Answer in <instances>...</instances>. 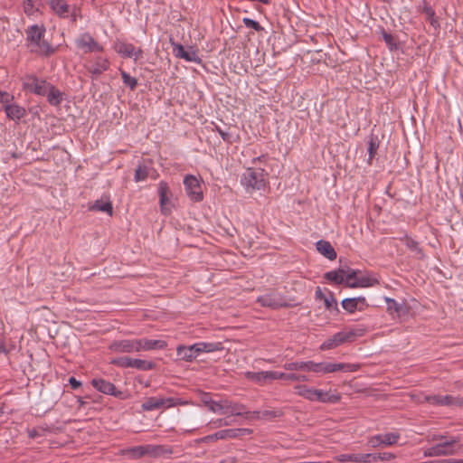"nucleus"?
Returning <instances> with one entry per match:
<instances>
[{
	"instance_id": "obj_1",
	"label": "nucleus",
	"mask_w": 463,
	"mask_h": 463,
	"mask_svg": "<svg viewBox=\"0 0 463 463\" xmlns=\"http://www.w3.org/2000/svg\"><path fill=\"white\" fill-rule=\"evenodd\" d=\"M46 29L43 25L33 24L25 30L26 46L33 53L41 56H51L56 52L57 47L52 46L44 39Z\"/></svg>"
},
{
	"instance_id": "obj_2",
	"label": "nucleus",
	"mask_w": 463,
	"mask_h": 463,
	"mask_svg": "<svg viewBox=\"0 0 463 463\" xmlns=\"http://www.w3.org/2000/svg\"><path fill=\"white\" fill-rule=\"evenodd\" d=\"M284 368L289 371L305 370L318 373H328L338 371L343 372H355L358 365L354 364L345 363H315L308 362H293L284 364Z\"/></svg>"
},
{
	"instance_id": "obj_3",
	"label": "nucleus",
	"mask_w": 463,
	"mask_h": 463,
	"mask_svg": "<svg viewBox=\"0 0 463 463\" xmlns=\"http://www.w3.org/2000/svg\"><path fill=\"white\" fill-rule=\"evenodd\" d=\"M122 453L132 460H137L144 457L152 459L170 458L174 454V448L165 444H145L125 449Z\"/></svg>"
},
{
	"instance_id": "obj_4",
	"label": "nucleus",
	"mask_w": 463,
	"mask_h": 463,
	"mask_svg": "<svg viewBox=\"0 0 463 463\" xmlns=\"http://www.w3.org/2000/svg\"><path fill=\"white\" fill-rule=\"evenodd\" d=\"M222 349V343L199 342L188 346L180 345L176 348V353L179 359L185 362H192L201 354L213 353Z\"/></svg>"
},
{
	"instance_id": "obj_5",
	"label": "nucleus",
	"mask_w": 463,
	"mask_h": 463,
	"mask_svg": "<svg viewBox=\"0 0 463 463\" xmlns=\"http://www.w3.org/2000/svg\"><path fill=\"white\" fill-rule=\"evenodd\" d=\"M241 184L248 193L260 190L265 187V171L260 167H248L242 174Z\"/></svg>"
},
{
	"instance_id": "obj_6",
	"label": "nucleus",
	"mask_w": 463,
	"mask_h": 463,
	"mask_svg": "<svg viewBox=\"0 0 463 463\" xmlns=\"http://www.w3.org/2000/svg\"><path fill=\"white\" fill-rule=\"evenodd\" d=\"M458 437H452L449 439L442 440L441 442L427 448L423 450L424 457H440L455 455L457 450L455 445L458 443Z\"/></svg>"
},
{
	"instance_id": "obj_7",
	"label": "nucleus",
	"mask_w": 463,
	"mask_h": 463,
	"mask_svg": "<svg viewBox=\"0 0 463 463\" xmlns=\"http://www.w3.org/2000/svg\"><path fill=\"white\" fill-rule=\"evenodd\" d=\"M220 414H225L230 418L232 416H245L248 419L254 420L260 418L259 411H249L243 404L232 402L229 400H222V411Z\"/></svg>"
},
{
	"instance_id": "obj_8",
	"label": "nucleus",
	"mask_w": 463,
	"mask_h": 463,
	"mask_svg": "<svg viewBox=\"0 0 463 463\" xmlns=\"http://www.w3.org/2000/svg\"><path fill=\"white\" fill-rule=\"evenodd\" d=\"M378 283V280L370 276L363 275L359 270H352L345 276V285L351 288H369Z\"/></svg>"
},
{
	"instance_id": "obj_9",
	"label": "nucleus",
	"mask_w": 463,
	"mask_h": 463,
	"mask_svg": "<svg viewBox=\"0 0 463 463\" xmlns=\"http://www.w3.org/2000/svg\"><path fill=\"white\" fill-rule=\"evenodd\" d=\"M184 185L187 196L194 202H200L203 198L202 183L198 177L187 175L184 178Z\"/></svg>"
},
{
	"instance_id": "obj_10",
	"label": "nucleus",
	"mask_w": 463,
	"mask_h": 463,
	"mask_svg": "<svg viewBox=\"0 0 463 463\" xmlns=\"http://www.w3.org/2000/svg\"><path fill=\"white\" fill-rule=\"evenodd\" d=\"M76 46L84 53L101 52L103 46L98 43L89 33L79 35L75 40Z\"/></svg>"
},
{
	"instance_id": "obj_11",
	"label": "nucleus",
	"mask_w": 463,
	"mask_h": 463,
	"mask_svg": "<svg viewBox=\"0 0 463 463\" xmlns=\"http://www.w3.org/2000/svg\"><path fill=\"white\" fill-rule=\"evenodd\" d=\"M52 10L61 18L71 17L74 22L78 17V10L74 6L67 5L65 0H49Z\"/></svg>"
},
{
	"instance_id": "obj_12",
	"label": "nucleus",
	"mask_w": 463,
	"mask_h": 463,
	"mask_svg": "<svg viewBox=\"0 0 463 463\" xmlns=\"http://www.w3.org/2000/svg\"><path fill=\"white\" fill-rule=\"evenodd\" d=\"M158 194H159V203L161 212L164 214H168L172 208L175 206L173 202V194L168 187V184L165 181H161L158 184Z\"/></svg>"
},
{
	"instance_id": "obj_13",
	"label": "nucleus",
	"mask_w": 463,
	"mask_h": 463,
	"mask_svg": "<svg viewBox=\"0 0 463 463\" xmlns=\"http://www.w3.org/2000/svg\"><path fill=\"white\" fill-rule=\"evenodd\" d=\"M49 83L35 76H27L24 80V88L25 90L33 92L38 96H45L48 91Z\"/></svg>"
},
{
	"instance_id": "obj_14",
	"label": "nucleus",
	"mask_w": 463,
	"mask_h": 463,
	"mask_svg": "<svg viewBox=\"0 0 463 463\" xmlns=\"http://www.w3.org/2000/svg\"><path fill=\"white\" fill-rule=\"evenodd\" d=\"M356 333L354 331L349 332H338L332 337L326 340L321 345V350H329L339 346L340 345L349 342L354 339Z\"/></svg>"
},
{
	"instance_id": "obj_15",
	"label": "nucleus",
	"mask_w": 463,
	"mask_h": 463,
	"mask_svg": "<svg viewBox=\"0 0 463 463\" xmlns=\"http://www.w3.org/2000/svg\"><path fill=\"white\" fill-rule=\"evenodd\" d=\"M114 50L120 56L124 58H130L134 61L139 60L143 54L141 48H137L132 43L120 41H118L114 43Z\"/></svg>"
},
{
	"instance_id": "obj_16",
	"label": "nucleus",
	"mask_w": 463,
	"mask_h": 463,
	"mask_svg": "<svg viewBox=\"0 0 463 463\" xmlns=\"http://www.w3.org/2000/svg\"><path fill=\"white\" fill-rule=\"evenodd\" d=\"M251 432L249 429H227L219 430L213 434L208 435L203 439L205 442L215 441L218 439H235L244 434H250Z\"/></svg>"
},
{
	"instance_id": "obj_17",
	"label": "nucleus",
	"mask_w": 463,
	"mask_h": 463,
	"mask_svg": "<svg viewBox=\"0 0 463 463\" xmlns=\"http://www.w3.org/2000/svg\"><path fill=\"white\" fill-rule=\"evenodd\" d=\"M257 302L265 307L279 308L287 305L286 299L278 292L270 291L258 297Z\"/></svg>"
},
{
	"instance_id": "obj_18",
	"label": "nucleus",
	"mask_w": 463,
	"mask_h": 463,
	"mask_svg": "<svg viewBox=\"0 0 463 463\" xmlns=\"http://www.w3.org/2000/svg\"><path fill=\"white\" fill-rule=\"evenodd\" d=\"M172 46L173 52L175 57L186 61L201 63V59L198 56L197 52L193 47H189L186 50L182 44L176 43H172Z\"/></svg>"
},
{
	"instance_id": "obj_19",
	"label": "nucleus",
	"mask_w": 463,
	"mask_h": 463,
	"mask_svg": "<svg viewBox=\"0 0 463 463\" xmlns=\"http://www.w3.org/2000/svg\"><path fill=\"white\" fill-rule=\"evenodd\" d=\"M109 349L113 353L137 352V338L115 340L110 343Z\"/></svg>"
},
{
	"instance_id": "obj_20",
	"label": "nucleus",
	"mask_w": 463,
	"mask_h": 463,
	"mask_svg": "<svg viewBox=\"0 0 463 463\" xmlns=\"http://www.w3.org/2000/svg\"><path fill=\"white\" fill-rule=\"evenodd\" d=\"M424 401L430 404L439 406H453L463 404V401L451 395H425Z\"/></svg>"
},
{
	"instance_id": "obj_21",
	"label": "nucleus",
	"mask_w": 463,
	"mask_h": 463,
	"mask_svg": "<svg viewBox=\"0 0 463 463\" xmlns=\"http://www.w3.org/2000/svg\"><path fill=\"white\" fill-rule=\"evenodd\" d=\"M13 100L14 99H8L7 102H3L4 110L9 119L19 121L26 116V110L24 107L14 103Z\"/></svg>"
},
{
	"instance_id": "obj_22",
	"label": "nucleus",
	"mask_w": 463,
	"mask_h": 463,
	"mask_svg": "<svg viewBox=\"0 0 463 463\" xmlns=\"http://www.w3.org/2000/svg\"><path fill=\"white\" fill-rule=\"evenodd\" d=\"M137 352L161 350L166 347L167 344L160 339L137 338Z\"/></svg>"
},
{
	"instance_id": "obj_23",
	"label": "nucleus",
	"mask_w": 463,
	"mask_h": 463,
	"mask_svg": "<svg viewBox=\"0 0 463 463\" xmlns=\"http://www.w3.org/2000/svg\"><path fill=\"white\" fill-rule=\"evenodd\" d=\"M109 69V61L107 58L96 56L91 64L87 67L88 71L93 78L99 77Z\"/></svg>"
},
{
	"instance_id": "obj_24",
	"label": "nucleus",
	"mask_w": 463,
	"mask_h": 463,
	"mask_svg": "<svg viewBox=\"0 0 463 463\" xmlns=\"http://www.w3.org/2000/svg\"><path fill=\"white\" fill-rule=\"evenodd\" d=\"M91 384L96 390L105 394L115 397H119L122 394L120 391L117 390L116 386L112 383L101 378L93 379L91 381Z\"/></svg>"
},
{
	"instance_id": "obj_25",
	"label": "nucleus",
	"mask_w": 463,
	"mask_h": 463,
	"mask_svg": "<svg viewBox=\"0 0 463 463\" xmlns=\"http://www.w3.org/2000/svg\"><path fill=\"white\" fill-rule=\"evenodd\" d=\"M244 375L248 380L259 384H265L267 382L272 381L273 377H276L273 371L246 372Z\"/></svg>"
},
{
	"instance_id": "obj_26",
	"label": "nucleus",
	"mask_w": 463,
	"mask_h": 463,
	"mask_svg": "<svg viewBox=\"0 0 463 463\" xmlns=\"http://www.w3.org/2000/svg\"><path fill=\"white\" fill-rule=\"evenodd\" d=\"M317 250L320 254H322L330 260H334L336 258V252L335 249L326 241H318L317 242Z\"/></svg>"
},
{
	"instance_id": "obj_27",
	"label": "nucleus",
	"mask_w": 463,
	"mask_h": 463,
	"mask_svg": "<svg viewBox=\"0 0 463 463\" xmlns=\"http://www.w3.org/2000/svg\"><path fill=\"white\" fill-rule=\"evenodd\" d=\"M201 402L208 407V409L213 412V413H221L222 411V400L221 401H214L211 398V396L208 393H203L201 396Z\"/></svg>"
},
{
	"instance_id": "obj_28",
	"label": "nucleus",
	"mask_w": 463,
	"mask_h": 463,
	"mask_svg": "<svg viewBox=\"0 0 463 463\" xmlns=\"http://www.w3.org/2000/svg\"><path fill=\"white\" fill-rule=\"evenodd\" d=\"M338 401H339L338 395L331 394L328 392L315 389L314 397H313L312 402H336Z\"/></svg>"
},
{
	"instance_id": "obj_29",
	"label": "nucleus",
	"mask_w": 463,
	"mask_h": 463,
	"mask_svg": "<svg viewBox=\"0 0 463 463\" xmlns=\"http://www.w3.org/2000/svg\"><path fill=\"white\" fill-rule=\"evenodd\" d=\"M45 96L47 97L48 102L52 106H59L62 101V93L51 84L48 87V91Z\"/></svg>"
},
{
	"instance_id": "obj_30",
	"label": "nucleus",
	"mask_w": 463,
	"mask_h": 463,
	"mask_svg": "<svg viewBox=\"0 0 463 463\" xmlns=\"http://www.w3.org/2000/svg\"><path fill=\"white\" fill-rule=\"evenodd\" d=\"M345 273L343 269L338 270H331L325 274V278L331 281L335 282V284H345Z\"/></svg>"
},
{
	"instance_id": "obj_31",
	"label": "nucleus",
	"mask_w": 463,
	"mask_h": 463,
	"mask_svg": "<svg viewBox=\"0 0 463 463\" xmlns=\"http://www.w3.org/2000/svg\"><path fill=\"white\" fill-rule=\"evenodd\" d=\"M156 367V364L152 361L133 358L132 368L140 371H149L153 370Z\"/></svg>"
},
{
	"instance_id": "obj_32",
	"label": "nucleus",
	"mask_w": 463,
	"mask_h": 463,
	"mask_svg": "<svg viewBox=\"0 0 463 463\" xmlns=\"http://www.w3.org/2000/svg\"><path fill=\"white\" fill-rule=\"evenodd\" d=\"M273 373L276 375V377H273V380L284 379L291 382L307 381V377L306 375L296 373H284L279 372H273Z\"/></svg>"
},
{
	"instance_id": "obj_33",
	"label": "nucleus",
	"mask_w": 463,
	"mask_h": 463,
	"mask_svg": "<svg viewBox=\"0 0 463 463\" xmlns=\"http://www.w3.org/2000/svg\"><path fill=\"white\" fill-rule=\"evenodd\" d=\"M142 409L146 411H151L157 409H162V402L160 397H149L142 403Z\"/></svg>"
},
{
	"instance_id": "obj_34",
	"label": "nucleus",
	"mask_w": 463,
	"mask_h": 463,
	"mask_svg": "<svg viewBox=\"0 0 463 463\" xmlns=\"http://www.w3.org/2000/svg\"><path fill=\"white\" fill-rule=\"evenodd\" d=\"M323 302L326 309L328 310L330 313H339L337 301L331 292L327 293V297H325Z\"/></svg>"
},
{
	"instance_id": "obj_35",
	"label": "nucleus",
	"mask_w": 463,
	"mask_h": 463,
	"mask_svg": "<svg viewBox=\"0 0 463 463\" xmlns=\"http://www.w3.org/2000/svg\"><path fill=\"white\" fill-rule=\"evenodd\" d=\"M150 171H151V169L149 167H147L146 165H138L135 171V175H134L135 182L138 183V182L145 181L149 176Z\"/></svg>"
},
{
	"instance_id": "obj_36",
	"label": "nucleus",
	"mask_w": 463,
	"mask_h": 463,
	"mask_svg": "<svg viewBox=\"0 0 463 463\" xmlns=\"http://www.w3.org/2000/svg\"><path fill=\"white\" fill-rule=\"evenodd\" d=\"M133 358L129 356H120L113 358L110 364L120 368H132Z\"/></svg>"
},
{
	"instance_id": "obj_37",
	"label": "nucleus",
	"mask_w": 463,
	"mask_h": 463,
	"mask_svg": "<svg viewBox=\"0 0 463 463\" xmlns=\"http://www.w3.org/2000/svg\"><path fill=\"white\" fill-rule=\"evenodd\" d=\"M39 0H24V11L27 15H33L38 11Z\"/></svg>"
},
{
	"instance_id": "obj_38",
	"label": "nucleus",
	"mask_w": 463,
	"mask_h": 463,
	"mask_svg": "<svg viewBox=\"0 0 463 463\" xmlns=\"http://www.w3.org/2000/svg\"><path fill=\"white\" fill-rule=\"evenodd\" d=\"M296 390L300 396L309 401H313L315 389L308 388L306 385H298L296 386Z\"/></svg>"
},
{
	"instance_id": "obj_39",
	"label": "nucleus",
	"mask_w": 463,
	"mask_h": 463,
	"mask_svg": "<svg viewBox=\"0 0 463 463\" xmlns=\"http://www.w3.org/2000/svg\"><path fill=\"white\" fill-rule=\"evenodd\" d=\"M234 422H235V420H231V418L228 416L226 418L216 419V420H211L209 422V424L212 426V428L218 429L221 427H226V426L232 425Z\"/></svg>"
},
{
	"instance_id": "obj_40",
	"label": "nucleus",
	"mask_w": 463,
	"mask_h": 463,
	"mask_svg": "<svg viewBox=\"0 0 463 463\" xmlns=\"http://www.w3.org/2000/svg\"><path fill=\"white\" fill-rule=\"evenodd\" d=\"M340 463L354 462L358 463V453H345L335 458Z\"/></svg>"
},
{
	"instance_id": "obj_41",
	"label": "nucleus",
	"mask_w": 463,
	"mask_h": 463,
	"mask_svg": "<svg viewBox=\"0 0 463 463\" xmlns=\"http://www.w3.org/2000/svg\"><path fill=\"white\" fill-rule=\"evenodd\" d=\"M400 435L396 432L383 433L382 434V439L384 446H392L397 443Z\"/></svg>"
},
{
	"instance_id": "obj_42",
	"label": "nucleus",
	"mask_w": 463,
	"mask_h": 463,
	"mask_svg": "<svg viewBox=\"0 0 463 463\" xmlns=\"http://www.w3.org/2000/svg\"><path fill=\"white\" fill-rule=\"evenodd\" d=\"M423 14L434 28L439 26V22L435 17V11L430 6L425 5L423 7Z\"/></svg>"
},
{
	"instance_id": "obj_43",
	"label": "nucleus",
	"mask_w": 463,
	"mask_h": 463,
	"mask_svg": "<svg viewBox=\"0 0 463 463\" xmlns=\"http://www.w3.org/2000/svg\"><path fill=\"white\" fill-rule=\"evenodd\" d=\"M93 209L107 213L109 215L112 214V205L109 202H102V201H96V203L93 205Z\"/></svg>"
},
{
	"instance_id": "obj_44",
	"label": "nucleus",
	"mask_w": 463,
	"mask_h": 463,
	"mask_svg": "<svg viewBox=\"0 0 463 463\" xmlns=\"http://www.w3.org/2000/svg\"><path fill=\"white\" fill-rule=\"evenodd\" d=\"M160 402H162V409H168L184 403L179 399L174 397H160Z\"/></svg>"
},
{
	"instance_id": "obj_45",
	"label": "nucleus",
	"mask_w": 463,
	"mask_h": 463,
	"mask_svg": "<svg viewBox=\"0 0 463 463\" xmlns=\"http://www.w3.org/2000/svg\"><path fill=\"white\" fill-rule=\"evenodd\" d=\"M121 78L125 85L128 86L131 90H135L137 85V80L136 78L131 77L125 71H120Z\"/></svg>"
},
{
	"instance_id": "obj_46",
	"label": "nucleus",
	"mask_w": 463,
	"mask_h": 463,
	"mask_svg": "<svg viewBox=\"0 0 463 463\" xmlns=\"http://www.w3.org/2000/svg\"><path fill=\"white\" fill-rule=\"evenodd\" d=\"M342 307L344 309H345L349 313H354L358 307V306L355 304L354 298H345L342 301Z\"/></svg>"
},
{
	"instance_id": "obj_47",
	"label": "nucleus",
	"mask_w": 463,
	"mask_h": 463,
	"mask_svg": "<svg viewBox=\"0 0 463 463\" xmlns=\"http://www.w3.org/2000/svg\"><path fill=\"white\" fill-rule=\"evenodd\" d=\"M378 146H378L377 140L372 137L368 142V154H369L368 162L369 163H371L372 159L376 155Z\"/></svg>"
},
{
	"instance_id": "obj_48",
	"label": "nucleus",
	"mask_w": 463,
	"mask_h": 463,
	"mask_svg": "<svg viewBox=\"0 0 463 463\" xmlns=\"http://www.w3.org/2000/svg\"><path fill=\"white\" fill-rule=\"evenodd\" d=\"M242 23L247 28H251L255 30L256 32H260L263 30V27L255 20H252L250 18L245 17L242 19Z\"/></svg>"
},
{
	"instance_id": "obj_49",
	"label": "nucleus",
	"mask_w": 463,
	"mask_h": 463,
	"mask_svg": "<svg viewBox=\"0 0 463 463\" xmlns=\"http://www.w3.org/2000/svg\"><path fill=\"white\" fill-rule=\"evenodd\" d=\"M375 462V456L374 454L367 453V454H361L358 453V463H373Z\"/></svg>"
},
{
	"instance_id": "obj_50",
	"label": "nucleus",
	"mask_w": 463,
	"mask_h": 463,
	"mask_svg": "<svg viewBox=\"0 0 463 463\" xmlns=\"http://www.w3.org/2000/svg\"><path fill=\"white\" fill-rule=\"evenodd\" d=\"M368 445H370L372 448H377L379 446L383 445V439H382V434H378V435L371 437L368 439Z\"/></svg>"
},
{
	"instance_id": "obj_51",
	"label": "nucleus",
	"mask_w": 463,
	"mask_h": 463,
	"mask_svg": "<svg viewBox=\"0 0 463 463\" xmlns=\"http://www.w3.org/2000/svg\"><path fill=\"white\" fill-rule=\"evenodd\" d=\"M374 456H375V462L378 460L387 461V460L393 459L395 458L393 454L389 453V452L378 453V454H374Z\"/></svg>"
},
{
	"instance_id": "obj_52",
	"label": "nucleus",
	"mask_w": 463,
	"mask_h": 463,
	"mask_svg": "<svg viewBox=\"0 0 463 463\" xmlns=\"http://www.w3.org/2000/svg\"><path fill=\"white\" fill-rule=\"evenodd\" d=\"M8 99H14V96L0 90V103L7 102Z\"/></svg>"
},
{
	"instance_id": "obj_53",
	"label": "nucleus",
	"mask_w": 463,
	"mask_h": 463,
	"mask_svg": "<svg viewBox=\"0 0 463 463\" xmlns=\"http://www.w3.org/2000/svg\"><path fill=\"white\" fill-rule=\"evenodd\" d=\"M327 294H325L320 288H317L315 292V298L317 300H324Z\"/></svg>"
},
{
	"instance_id": "obj_54",
	"label": "nucleus",
	"mask_w": 463,
	"mask_h": 463,
	"mask_svg": "<svg viewBox=\"0 0 463 463\" xmlns=\"http://www.w3.org/2000/svg\"><path fill=\"white\" fill-rule=\"evenodd\" d=\"M69 383L70 385L71 386L72 389L76 390L78 389L79 387H80L81 385V383L80 381H78L76 378L74 377H71L69 379Z\"/></svg>"
},
{
	"instance_id": "obj_55",
	"label": "nucleus",
	"mask_w": 463,
	"mask_h": 463,
	"mask_svg": "<svg viewBox=\"0 0 463 463\" xmlns=\"http://www.w3.org/2000/svg\"><path fill=\"white\" fill-rule=\"evenodd\" d=\"M38 431L36 430H29L28 436L32 439L36 438L38 436Z\"/></svg>"
},
{
	"instance_id": "obj_56",
	"label": "nucleus",
	"mask_w": 463,
	"mask_h": 463,
	"mask_svg": "<svg viewBox=\"0 0 463 463\" xmlns=\"http://www.w3.org/2000/svg\"><path fill=\"white\" fill-rule=\"evenodd\" d=\"M355 300V304L358 306L359 303L364 304L365 303V298L364 297H357L354 298Z\"/></svg>"
},
{
	"instance_id": "obj_57",
	"label": "nucleus",
	"mask_w": 463,
	"mask_h": 463,
	"mask_svg": "<svg viewBox=\"0 0 463 463\" xmlns=\"http://www.w3.org/2000/svg\"><path fill=\"white\" fill-rule=\"evenodd\" d=\"M383 38L385 40V42L389 44L392 43V37L390 35V34H387V33H384L383 34Z\"/></svg>"
},
{
	"instance_id": "obj_58",
	"label": "nucleus",
	"mask_w": 463,
	"mask_h": 463,
	"mask_svg": "<svg viewBox=\"0 0 463 463\" xmlns=\"http://www.w3.org/2000/svg\"><path fill=\"white\" fill-rule=\"evenodd\" d=\"M262 416H275V412L273 411H266L262 413Z\"/></svg>"
},
{
	"instance_id": "obj_59",
	"label": "nucleus",
	"mask_w": 463,
	"mask_h": 463,
	"mask_svg": "<svg viewBox=\"0 0 463 463\" xmlns=\"http://www.w3.org/2000/svg\"><path fill=\"white\" fill-rule=\"evenodd\" d=\"M220 132V135L222 136V137L226 140L227 139V137H228V134L223 132V131H219Z\"/></svg>"
},
{
	"instance_id": "obj_60",
	"label": "nucleus",
	"mask_w": 463,
	"mask_h": 463,
	"mask_svg": "<svg viewBox=\"0 0 463 463\" xmlns=\"http://www.w3.org/2000/svg\"><path fill=\"white\" fill-rule=\"evenodd\" d=\"M262 157H257L253 159V164H256L257 161H260Z\"/></svg>"
}]
</instances>
